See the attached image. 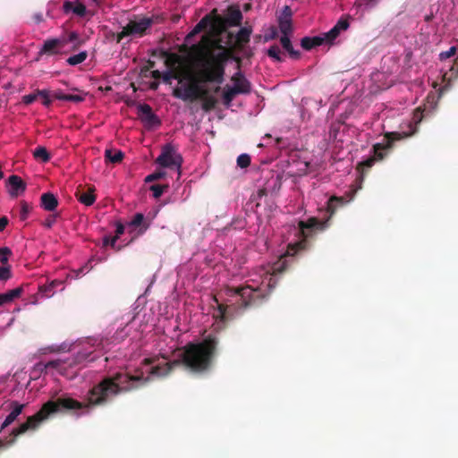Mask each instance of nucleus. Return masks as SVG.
<instances>
[{
	"label": "nucleus",
	"instance_id": "f257e3e1",
	"mask_svg": "<svg viewBox=\"0 0 458 458\" xmlns=\"http://www.w3.org/2000/svg\"><path fill=\"white\" fill-rule=\"evenodd\" d=\"M139 381H142L145 384L148 381V377H144L141 371L139 375L134 376L117 372L113 376L103 377L88 392L87 403H81L69 396H62L55 401H47L41 406L38 411L32 416H29L25 422L12 430L9 436V445H13L16 437L26 433L28 430L38 428L40 423L47 420L52 414L106 405L113 397L136 388V386L129 385V383Z\"/></svg>",
	"mask_w": 458,
	"mask_h": 458
},
{
	"label": "nucleus",
	"instance_id": "f03ea898",
	"mask_svg": "<svg viewBox=\"0 0 458 458\" xmlns=\"http://www.w3.org/2000/svg\"><path fill=\"white\" fill-rule=\"evenodd\" d=\"M190 51L199 66L197 76H188L190 82L183 88L174 89L173 96L183 101L193 102L208 94V89L200 83L220 85L224 82L229 56L225 50L215 53L208 46L199 43L193 44Z\"/></svg>",
	"mask_w": 458,
	"mask_h": 458
},
{
	"label": "nucleus",
	"instance_id": "7ed1b4c3",
	"mask_svg": "<svg viewBox=\"0 0 458 458\" xmlns=\"http://www.w3.org/2000/svg\"><path fill=\"white\" fill-rule=\"evenodd\" d=\"M350 200L351 199H347L345 197L332 196L327 203L328 217L326 220L310 217L307 221H300L299 228L302 239L288 245L285 254L274 263L272 273L277 275L284 272L287 269L286 258L294 256L301 250H305L308 246V239L312 236V233L317 230H325L328 226L329 219L335 215L336 210L346 205Z\"/></svg>",
	"mask_w": 458,
	"mask_h": 458
},
{
	"label": "nucleus",
	"instance_id": "20e7f679",
	"mask_svg": "<svg viewBox=\"0 0 458 458\" xmlns=\"http://www.w3.org/2000/svg\"><path fill=\"white\" fill-rule=\"evenodd\" d=\"M218 344V337L213 335H208L200 342H190L179 349L178 357L174 360V363L193 373H205L213 365Z\"/></svg>",
	"mask_w": 458,
	"mask_h": 458
},
{
	"label": "nucleus",
	"instance_id": "39448f33",
	"mask_svg": "<svg viewBox=\"0 0 458 458\" xmlns=\"http://www.w3.org/2000/svg\"><path fill=\"white\" fill-rule=\"evenodd\" d=\"M225 294L229 297H237L236 303L242 308H249L263 300V294L259 288H252L250 285L240 287H228Z\"/></svg>",
	"mask_w": 458,
	"mask_h": 458
},
{
	"label": "nucleus",
	"instance_id": "423d86ee",
	"mask_svg": "<svg viewBox=\"0 0 458 458\" xmlns=\"http://www.w3.org/2000/svg\"><path fill=\"white\" fill-rule=\"evenodd\" d=\"M155 16L143 17L139 21H130L122 30L121 32L114 34L116 43H120L124 38L127 37H143L147 31L155 23Z\"/></svg>",
	"mask_w": 458,
	"mask_h": 458
},
{
	"label": "nucleus",
	"instance_id": "0eeeda50",
	"mask_svg": "<svg viewBox=\"0 0 458 458\" xmlns=\"http://www.w3.org/2000/svg\"><path fill=\"white\" fill-rule=\"evenodd\" d=\"M156 162L163 167L180 169L182 164V157L176 152L172 144H165Z\"/></svg>",
	"mask_w": 458,
	"mask_h": 458
},
{
	"label": "nucleus",
	"instance_id": "6e6552de",
	"mask_svg": "<svg viewBox=\"0 0 458 458\" xmlns=\"http://www.w3.org/2000/svg\"><path fill=\"white\" fill-rule=\"evenodd\" d=\"M137 108L140 120L147 127H157L161 124L160 119L148 104H140Z\"/></svg>",
	"mask_w": 458,
	"mask_h": 458
},
{
	"label": "nucleus",
	"instance_id": "1a4fd4ad",
	"mask_svg": "<svg viewBox=\"0 0 458 458\" xmlns=\"http://www.w3.org/2000/svg\"><path fill=\"white\" fill-rule=\"evenodd\" d=\"M65 44V40H62L60 38H49L47 39L40 51L39 55H55L59 52V49L62 48Z\"/></svg>",
	"mask_w": 458,
	"mask_h": 458
},
{
	"label": "nucleus",
	"instance_id": "9d476101",
	"mask_svg": "<svg viewBox=\"0 0 458 458\" xmlns=\"http://www.w3.org/2000/svg\"><path fill=\"white\" fill-rule=\"evenodd\" d=\"M8 184L10 185L9 193L12 197H18L26 190V183L20 176L15 174L8 178Z\"/></svg>",
	"mask_w": 458,
	"mask_h": 458
},
{
	"label": "nucleus",
	"instance_id": "9b49d317",
	"mask_svg": "<svg viewBox=\"0 0 458 458\" xmlns=\"http://www.w3.org/2000/svg\"><path fill=\"white\" fill-rule=\"evenodd\" d=\"M26 404L19 403L17 401H12L9 403V408L12 410L11 412L6 416L4 422V427H9L17 417L22 412Z\"/></svg>",
	"mask_w": 458,
	"mask_h": 458
},
{
	"label": "nucleus",
	"instance_id": "f8f14e48",
	"mask_svg": "<svg viewBox=\"0 0 458 458\" xmlns=\"http://www.w3.org/2000/svg\"><path fill=\"white\" fill-rule=\"evenodd\" d=\"M180 367L179 364H174V360L167 361L164 364L153 366L150 369V374L157 377H164L171 373L174 368Z\"/></svg>",
	"mask_w": 458,
	"mask_h": 458
},
{
	"label": "nucleus",
	"instance_id": "ddd939ff",
	"mask_svg": "<svg viewBox=\"0 0 458 458\" xmlns=\"http://www.w3.org/2000/svg\"><path fill=\"white\" fill-rule=\"evenodd\" d=\"M251 33L252 29L250 27H242L238 31L235 37V46L239 50L242 51L244 46L249 43Z\"/></svg>",
	"mask_w": 458,
	"mask_h": 458
},
{
	"label": "nucleus",
	"instance_id": "4468645a",
	"mask_svg": "<svg viewBox=\"0 0 458 458\" xmlns=\"http://www.w3.org/2000/svg\"><path fill=\"white\" fill-rule=\"evenodd\" d=\"M95 189L93 187L89 188L87 191L83 189H78L75 196L79 201L85 206H91L96 200V195L94 194Z\"/></svg>",
	"mask_w": 458,
	"mask_h": 458
},
{
	"label": "nucleus",
	"instance_id": "2eb2a0df",
	"mask_svg": "<svg viewBox=\"0 0 458 458\" xmlns=\"http://www.w3.org/2000/svg\"><path fill=\"white\" fill-rule=\"evenodd\" d=\"M40 205L46 211H54L58 206L57 198L51 192H45L40 197Z\"/></svg>",
	"mask_w": 458,
	"mask_h": 458
},
{
	"label": "nucleus",
	"instance_id": "dca6fc26",
	"mask_svg": "<svg viewBox=\"0 0 458 458\" xmlns=\"http://www.w3.org/2000/svg\"><path fill=\"white\" fill-rule=\"evenodd\" d=\"M232 81L234 83L233 87L239 90L237 91L238 94H248L250 92V82L241 73L233 75Z\"/></svg>",
	"mask_w": 458,
	"mask_h": 458
},
{
	"label": "nucleus",
	"instance_id": "f3484780",
	"mask_svg": "<svg viewBox=\"0 0 458 458\" xmlns=\"http://www.w3.org/2000/svg\"><path fill=\"white\" fill-rule=\"evenodd\" d=\"M242 20V13L238 7L231 6L228 8L225 21L230 26H239Z\"/></svg>",
	"mask_w": 458,
	"mask_h": 458
},
{
	"label": "nucleus",
	"instance_id": "a211bd4d",
	"mask_svg": "<svg viewBox=\"0 0 458 458\" xmlns=\"http://www.w3.org/2000/svg\"><path fill=\"white\" fill-rule=\"evenodd\" d=\"M63 9L65 13L72 12L80 17H83L86 14V6L81 3L74 4L70 1H65Z\"/></svg>",
	"mask_w": 458,
	"mask_h": 458
},
{
	"label": "nucleus",
	"instance_id": "6ab92c4d",
	"mask_svg": "<svg viewBox=\"0 0 458 458\" xmlns=\"http://www.w3.org/2000/svg\"><path fill=\"white\" fill-rule=\"evenodd\" d=\"M23 293V285L16 287L13 290H9L4 293H0V300L2 304L10 303L13 301L15 299L21 297Z\"/></svg>",
	"mask_w": 458,
	"mask_h": 458
},
{
	"label": "nucleus",
	"instance_id": "aec40b11",
	"mask_svg": "<svg viewBox=\"0 0 458 458\" xmlns=\"http://www.w3.org/2000/svg\"><path fill=\"white\" fill-rule=\"evenodd\" d=\"M325 42L323 37H304L301 40V46L305 50H310L315 47L321 46Z\"/></svg>",
	"mask_w": 458,
	"mask_h": 458
},
{
	"label": "nucleus",
	"instance_id": "412c9836",
	"mask_svg": "<svg viewBox=\"0 0 458 458\" xmlns=\"http://www.w3.org/2000/svg\"><path fill=\"white\" fill-rule=\"evenodd\" d=\"M144 219H145V217H144L143 214L137 213V214L134 215L133 218L129 223V226H131V227H139V226H140L138 233H139V234H142L149 227V225L145 223Z\"/></svg>",
	"mask_w": 458,
	"mask_h": 458
},
{
	"label": "nucleus",
	"instance_id": "4be33fe9",
	"mask_svg": "<svg viewBox=\"0 0 458 458\" xmlns=\"http://www.w3.org/2000/svg\"><path fill=\"white\" fill-rule=\"evenodd\" d=\"M283 48L288 52L289 55L293 59L300 58V52L293 49L291 39L288 36H282L280 38Z\"/></svg>",
	"mask_w": 458,
	"mask_h": 458
},
{
	"label": "nucleus",
	"instance_id": "5701e85b",
	"mask_svg": "<svg viewBox=\"0 0 458 458\" xmlns=\"http://www.w3.org/2000/svg\"><path fill=\"white\" fill-rule=\"evenodd\" d=\"M208 17L205 16L202 18L193 28V30L186 36L185 41L189 42L195 35L204 30L208 24Z\"/></svg>",
	"mask_w": 458,
	"mask_h": 458
},
{
	"label": "nucleus",
	"instance_id": "b1692460",
	"mask_svg": "<svg viewBox=\"0 0 458 458\" xmlns=\"http://www.w3.org/2000/svg\"><path fill=\"white\" fill-rule=\"evenodd\" d=\"M60 284L61 283L57 281H52L49 284L40 285L38 286V293L42 297H51L55 293V287Z\"/></svg>",
	"mask_w": 458,
	"mask_h": 458
},
{
	"label": "nucleus",
	"instance_id": "393cba45",
	"mask_svg": "<svg viewBox=\"0 0 458 458\" xmlns=\"http://www.w3.org/2000/svg\"><path fill=\"white\" fill-rule=\"evenodd\" d=\"M123 157L124 154L121 150L113 151L112 149H106L105 151L106 159L114 164L120 163Z\"/></svg>",
	"mask_w": 458,
	"mask_h": 458
},
{
	"label": "nucleus",
	"instance_id": "a878e982",
	"mask_svg": "<svg viewBox=\"0 0 458 458\" xmlns=\"http://www.w3.org/2000/svg\"><path fill=\"white\" fill-rule=\"evenodd\" d=\"M33 157L37 160L47 163L50 160V155L45 147L38 146L33 151Z\"/></svg>",
	"mask_w": 458,
	"mask_h": 458
},
{
	"label": "nucleus",
	"instance_id": "bb28decb",
	"mask_svg": "<svg viewBox=\"0 0 458 458\" xmlns=\"http://www.w3.org/2000/svg\"><path fill=\"white\" fill-rule=\"evenodd\" d=\"M237 91V89H234L233 87L225 89L223 92V100L225 106H228L231 105L235 96L238 95Z\"/></svg>",
	"mask_w": 458,
	"mask_h": 458
},
{
	"label": "nucleus",
	"instance_id": "cd10ccee",
	"mask_svg": "<svg viewBox=\"0 0 458 458\" xmlns=\"http://www.w3.org/2000/svg\"><path fill=\"white\" fill-rule=\"evenodd\" d=\"M279 30L283 36H288L293 31L292 20L279 19L278 18Z\"/></svg>",
	"mask_w": 458,
	"mask_h": 458
},
{
	"label": "nucleus",
	"instance_id": "c85d7f7f",
	"mask_svg": "<svg viewBox=\"0 0 458 458\" xmlns=\"http://www.w3.org/2000/svg\"><path fill=\"white\" fill-rule=\"evenodd\" d=\"M88 56V53L86 51L80 52L77 55L70 56L66 62L70 65H77L83 63Z\"/></svg>",
	"mask_w": 458,
	"mask_h": 458
},
{
	"label": "nucleus",
	"instance_id": "c756f323",
	"mask_svg": "<svg viewBox=\"0 0 458 458\" xmlns=\"http://www.w3.org/2000/svg\"><path fill=\"white\" fill-rule=\"evenodd\" d=\"M199 99L203 100L202 109L205 111H209L216 106V98L212 96H209L208 93L205 97H201Z\"/></svg>",
	"mask_w": 458,
	"mask_h": 458
},
{
	"label": "nucleus",
	"instance_id": "7c9ffc66",
	"mask_svg": "<svg viewBox=\"0 0 458 458\" xmlns=\"http://www.w3.org/2000/svg\"><path fill=\"white\" fill-rule=\"evenodd\" d=\"M267 55L276 62H282L281 50L277 45H273L267 49Z\"/></svg>",
	"mask_w": 458,
	"mask_h": 458
},
{
	"label": "nucleus",
	"instance_id": "2f4dec72",
	"mask_svg": "<svg viewBox=\"0 0 458 458\" xmlns=\"http://www.w3.org/2000/svg\"><path fill=\"white\" fill-rule=\"evenodd\" d=\"M162 79L165 83H169L171 79L178 80L179 83L182 82V78L180 76L179 72L174 71H168L164 72Z\"/></svg>",
	"mask_w": 458,
	"mask_h": 458
},
{
	"label": "nucleus",
	"instance_id": "473e14b6",
	"mask_svg": "<svg viewBox=\"0 0 458 458\" xmlns=\"http://www.w3.org/2000/svg\"><path fill=\"white\" fill-rule=\"evenodd\" d=\"M13 252L8 247H1L0 248V262L3 265H8L9 258L12 256Z\"/></svg>",
	"mask_w": 458,
	"mask_h": 458
},
{
	"label": "nucleus",
	"instance_id": "72a5a7b5",
	"mask_svg": "<svg viewBox=\"0 0 458 458\" xmlns=\"http://www.w3.org/2000/svg\"><path fill=\"white\" fill-rule=\"evenodd\" d=\"M167 188L168 185L154 184L150 186V191L153 193V197L158 199Z\"/></svg>",
	"mask_w": 458,
	"mask_h": 458
},
{
	"label": "nucleus",
	"instance_id": "f704fd0d",
	"mask_svg": "<svg viewBox=\"0 0 458 458\" xmlns=\"http://www.w3.org/2000/svg\"><path fill=\"white\" fill-rule=\"evenodd\" d=\"M38 95L42 98V104L45 106H49L52 103V100L50 98V93L47 89H38Z\"/></svg>",
	"mask_w": 458,
	"mask_h": 458
},
{
	"label": "nucleus",
	"instance_id": "c9c22d12",
	"mask_svg": "<svg viewBox=\"0 0 458 458\" xmlns=\"http://www.w3.org/2000/svg\"><path fill=\"white\" fill-rule=\"evenodd\" d=\"M250 165V157L248 154H241L237 157V165L241 168H247Z\"/></svg>",
	"mask_w": 458,
	"mask_h": 458
},
{
	"label": "nucleus",
	"instance_id": "e433bc0d",
	"mask_svg": "<svg viewBox=\"0 0 458 458\" xmlns=\"http://www.w3.org/2000/svg\"><path fill=\"white\" fill-rule=\"evenodd\" d=\"M12 277L11 267L3 265L0 267V281H7Z\"/></svg>",
	"mask_w": 458,
	"mask_h": 458
},
{
	"label": "nucleus",
	"instance_id": "4c0bfd02",
	"mask_svg": "<svg viewBox=\"0 0 458 458\" xmlns=\"http://www.w3.org/2000/svg\"><path fill=\"white\" fill-rule=\"evenodd\" d=\"M124 233V226L122 223H117L115 235L111 238L112 248H115V243L119 237Z\"/></svg>",
	"mask_w": 458,
	"mask_h": 458
},
{
	"label": "nucleus",
	"instance_id": "58836bf2",
	"mask_svg": "<svg viewBox=\"0 0 458 458\" xmlns=\"http://www.w3.org/2000/svg\"><path fill=\"white\" fill-rule=\"evenodd\" d=\"M339 34L340 32L337 29L333 27L328 32L325 33L323 38H325V41L331 43L339 36Z\"/></svg>",
	"mask_w": 458,
	"mask_h": 458
},
{
	"label": "nucleus",
	"instance_id": "ea45409f",
	"mask_svg": "<svg viewBox=\"0 0 458 458\" xmlns=\"http://www.w3.org/2000/svg\"><path fill=\"white\" fill-rule=\"evenodd\" d=\"M456 47H451L447 51H443L439 54V59L441 61H445L453 56L455 55L456 54Z\"/></svg>",
	"mask_w": 458,
	"mask_h": 458
},
{
	"label": "nucleus",
	"instance_id": "a19ab883",
	"mask_svg": "<svg viewBox=\"0 0 458 458\" xmlns=\"http://www.w3.org/2000/svg\"><path fill=\"white\" fill-rule=\"evenodd\" d=\"M59 364L60 363L58 360H50L47 363L40 362V363L37 364V367L42 372L44 370H47L48 368L56 369L59 366Z\"/></svg>",
	"mask_w": 458,
	"mask_h": 458
},
{
	"label": "nucleus",
	"instance_id": "79ce46f5",
	"mask_svg": "<svg viewBox=\"0 0 458 458\" xmlns=\"http://www.w3.org/2000/svg\"><path fill=\"white\" fill-rule=\"evenodd\" d=\"M215 301L217 303V310H218V317L221 320L225 321L226 319V311L228 309L227 305H225L223 303H219L218 300L216 298L214 299Z\"/></svg>",
	"mask_w": 458,
	"mask_h": 458
},
{
	"label": "nucleus",
	"instance_id": "37998d69",
	"mask_svg": "<svg viewBox=\"0 0 458 458\" xmlns=\"http://www.w3.org/2000/svg\"><path fill=\"white\" fill-rule=\"evenodd\" d=\"M350 26L349 21L347 18L342 17L334 26L339 32L346 30Z\"/></svg>",
	"mask_w": 458,
	"mask_h": 458
},
{
	"label": "nucleus",
	"instance_id": "c03bdc74",
	"mask_svg": "<svg viewBox=\"0 0 458 458\" xmlns=\"http://www.w3.org/2000/svg\"><path fill=\"white\" fill-rule=\"evenodd\" d=\"M30 210V205L26 201H21V212H20L21 220L27 219Z\"/></svg>",
	"mask_w": 458,
	"mask_h": 458
},
{
	"label": "nucleus",
	"instance_id": "a18cd8bd",
	"mask_svg": "<svg viewBox=\"0 0 458 458\" xmlns=\"http://www.w3.org/2000/svg\"><path fill=\"white\" fill-rule=\"evenodd\" d=\"M277 36H278V30H277L276 27L271 26L269 28L268 33H267L264 36V41L267 42V41L273 40V39L276 38Z\"/></svg>",
	"mask_w": 458,
	"mask_h": 458
},
{
	"label": "nucleus",
	"instance_id": "49530a36",
	"mask_svg": "<svg viewBox=\"0 0 458 458\" xmlns=\"http://www.w3.org/2000/svg\"><path fill=\"white\" fill-rule=\"evenodd\" d=\"M85 96H86V94H84V95L67 94V97H65V101L80 103L85 99Z\"/></svg>",
	"mask_w": 458,
	"mask_h": 458
},
{
	"label": "nucleus",
	"instance_id": "de8ad7c7",
	"mask_svg": "<svg viewBox=\"0 0 458 458\" xmlns=\"http://www.w3.org/2000/svg\"><path fill=\"white\" fill-rule=\"evenodd\" d=\"M165 175V172H155V173H153L151 174H148L145 178V182H150L157 181V180L163 178Z\"/></svg>",
	"mask_w": 458,
	"mask_h": 458
},
{
	"label": "nucleus",
	"instance_id": "09e8293b",
	"mask_svg": "<svg viewBox=\"0 0 458 458\" xmlns=\"http://www.w3.org/2000/svg\"><path fill=\"white\" fill-rule=\"evenodd\" d=\"M68 40H69V42H72L74 44V48L79 47L82 44V41L79 38L78 34L74 31H72L69 34Z\"/></svg>",
	"mask_w": 458,
	"mask_h": 458
},
{
	"label": "nucleus",
	"instance_id": "8fccbe9b",
	"mask_svg": "<svg viewBox=\"0 0 458 458\" xmlns=\"http://www.w3.org/2000/svg\"><path fill=\"white\" fill-rule=\"evenodd\" d=\"M38 98V90H36L32 94L25 95L22 97V102L25 105H30L32 104L37 98Z\"/></svg>",
	"mask_w": 458,
	"mask_h": 458
},
{
	"label": "nucleus",
	"instance_id": "3c124183",
	"mask_svg": "<svg viewBox=\"0 0 458 458\" xmlns=\"http://www.w3.org/2000/svg\"><path fill=\"white\" fill-rule=\"evenodd\" d=\"M246 222L242 218H235L230 224V227L233 229H243L245 227Z\"/></svg>",
	"mask_w": 458,
	"mask_h": 458
},
{
	"label": "nucleus",
	"instance_id": "603ef678",
	"mask_svg": "<svg viewBox=\"0 0 458 458\" xmlns=\"http://www.w3.org/2000/svg\"><path fill=\"white\" fill-rule=\"evenodd\" d=\"M59 216L58 214H54V215H50L48 216V217L45 220L44 222V226L47 227V228H51L54 224L55 223L56 221V218Z\"/></svg>",
	"mask_w": 458,
	"mask_h": 458
},
{
	"label": "nucleus",
	"instance_id": "864d4df0",
	"mask_svg": "<svg viewBox=\"0 0 458 458\" xmlns=\"http://www.w3.org/2000/svg\"><path fill=\"white\" fill-rule=\"evenodd\" d=\"M293 12L290 6L285 5L281 15L278 17L279 19H286L292 20Z\"/></svg>",
	"mask_w": 458,
	"mask_h": 458
},
{
	"label": "nucleus",
	"instance_id": "5fc2aeb1",
	"mask_svg": "<svg viewBox=\"0 0 458 458\" xmlns=\"http://www.w3.org/2000/svg\"><path fill=\"white\" fill-rule=\"evenodd\" d=\"M449 72L450 74H448V72L445 74L446 77L449 76L448 79H452L458 75V58L455 60L454 64L451 65Z\"/></svg>",
	"mask_w": 458,
	"mask_h": 458
},
{
	"label": "nucleus",
	"instance_id": "6e6d98bb",
	"mask_svg": "<svg viewBox=\"0 0 458 458\" xmlns=\"http://www.w3.org/2000/svg\"><path fill=\"white\" fill-rule=\"evenodd\" d=\"M373 148H374L375 155L380 159L383 158L384 155L380 151L385 149L386 147L383 144L377 143V144L374 145Z\"/></svg>",
	"mask_w": 458,
	"mask_h": 458
},
{
	"label": "nucleus",
	"instance_id": "4d7b16f0",
	"mask_svg": "<svg viewBox=\"0 0 458 458\" xmlns=\"http://www.w3.org/2000/svg\"><path fill=\"white\" fill-rule=\"evenodd\" d=\"M52 96L55 99L65 101V97H67V94H64L61 90H58V91H55Z\"/></svg>",
	"mask_w": 458,
	"mask_h": 458
},
{
	"label": "nucleus",
	"instance_id": "13d9d810",
	"mask_svg": "<svg viewBox=\"0 0 458 458\" xmlns=\"http://www.w3.org/2000/svg\"><path fill=\"white\" fill-rule=\"evenodd\" d=\"M9 220L6 216H0V232H3L7 226Z\"/></svg>",
	"mask_w": 458,
	"mask_h": 458
},
{
	"label": "nucleus",
	"instance_id": "bf43d9fd",
	"mask_svg": "<svg viewBox=\"0 0 458 458\" xmlns=\"http://www.w3.org/2000/svg\"><path fill=\"white\" fill-rule=\"evenodd\" d=\"M398 136H399V133H397V132H391V133L387 134L386 135V138L388 139L387 146L390 147V144L392 141L400 139Z\"/></svg>",
	"mask_w": 458,
	"mask_h": 458
},
{
	"label": "nucleus",
	"instance_id": "052dcab7",
	"mask_svg": "<svg viewBox=\"0 0 458 458\" xmlns=\"http://www.w3.org/2000/svg\"><path fill=\"white\" fill-rule=\"evenodd\" d=\"M12 445H9V437L5 439H0V449L6 448L11 446Z\"/></svg>",
	"mask_w": 458,
	"mask_h": 458
},
{
	"label": "nucleus",
	"instance_id": "680f3d73",
	"mask_svg": "<svg viewBox=\"0 0 458 458\" xmlns=\"http://www.w3.org/2000/svg\"><path fill=\"white\" fill-rule=\"evenodd\" d=\"M33 20L35 21L36 23L38 24L44 21L43 15L41 13H35L33 15Z\"/></svg>",
	"mask_w": 458,
	"mask_h": 458
},
{
	"label": "nucleus",
	"instance_id": "e2e57ef3",
	"mask_svg": "<svg viewBox=\"0 0 458 458\" xmlns=\"http://www.w3.org/2000/svg\"><path fill=\"white\" fill-rule=\"evenodd\" d=\"M157 360V358H145L142 361L144 365H151Z\"/></svg>",
	"mask_w": 458,
	"mask_h": 458
},
{
	"label": "nucleus",
	"instance_id": "0e129e2a",
	"mask_svg": "<svg viewBox=\"0 0 458 458\" xmlns=\"http://www.w3.org/2000/svg\"><path fill=\"white\" fill-rule=\"evenodd\" d=\"M151 76H152V78H154L156 80L163 78V74L158 70L153 71L151 72Z\"/></svg>",
	"mask_w": 458,
	"mask_h": 458
},
{
	"label": "nucleus",
	"instance_id": "69168bd1",
	"mask_svg": "<svg viewBox=\"0 0 458 458\" xmlns=\"http://www.w3.org/2000/svg\"><path fill=\"white\" fill-rule=\"evenodd\" d=\"M375 160L374 158H369L367 160H365L364 162H362V165L366 166V167H371L374 164Z\"/></svg>",
	"mask_w": 458,
	"mask_h": 458
},
{
	"label": "nucleus",
	"instance_id": "338daca9",
	"mask_svg": "<svg viewBox=\"0 0 458 458\" xmlns=\"http://www.w3.org/2000/svg\"><path fill=\"white\" fill-rule=\"evenodd\" d=\"M113 236H105L104 239H103V245L104 246H111L112 247V243H111V238Z\"/></svg>",
	"mask_w": 458,
	"mask_h": 458
},
{
	"label": "nucleus",
	"instance_id": "774afa93",
	"mask_svg": "<svg viewBox=\"0 0 458 458\" xmlns=\"http://www.w3.org/2000/svg\"><path fill=\"white\" fill-rule=\"evenodd\" d=\"M266 195H267V190H266V189H264V188H263V189H259V190L258 191V196H259V198H261V197H263V196H266Z\"/></svg>",
	"mask_w": 458,
	"mask_h": 458
}]
</instances>
